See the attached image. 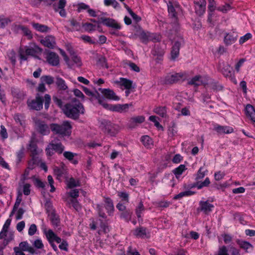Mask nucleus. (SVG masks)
Here are the masks:
<instances>
[{
    "mask_svg": "<svg viewBox=\"0 0 255 255\" xmlns=\"http://www.w3.org/2000/svg\"><path fill=\"white\" fill-rule=\"evenodd\" d=\"M97 64L102 67H105L107 68H108V66H107L106 59L104 56H101L100 57H99L97 62Z\"/></svg>",
    "mask_w": 255,
    "mask_h": 255,
    "instance_id": "nucleus-47",
    "label": "nucleus"
},
{
    "mask_svg": "<svg viewBox=\"0 0 255 255\" xmlns=\"http://www.w3.org/2000/svg\"><path fill=\"white\" fill-rule=\"evenodd\" d=\"M46 236L50 243L54 241L56 242L57 243H60L61 239L58 237L51 230H49L46 233Z\"/></svg>",
    "mask_w": 255,
    "mask_h": 255,
    "instance_id": "nucleus-23",
    "label": "nucleus"
},
{
    "mask_svg": "<svg viewBox=\"0 0 255 255\" xmlns=\"http://www.w3.org/2000/svg\"><path fill=\"white\" fill-rule=\"evenodd\" d=\"M245 111L246 116L250 118L253 122L255 123V110L254 107L250 104H248L246 106Z\"/></svg>",
    "mask_w": 255,
    "mask_h": 255,
    "instance_id": "nucleus-20",
    "label": "nucleus"
},
{
    "mask_svg": "<svg viewBox=\"0 0 255 255\" xmlns=\"http://www.w3.org/2000/svg\"><path fill=\"white\" fill-rule=\"evenodd\" d=\"M169 16L171 19V24L175 31L179 28L177 13L180 10L179 5L176 1H169L167 3Z\"/></svg>",
    "mask_w": 255,
    "mask_h": 255,
    "instance_id": "nucleus-2",
    "label": "nucleus"
},
{
    "mask_svg": "<svg viewBox=\"0 0 255 255\" xmlns=\"http://www.w3.org/2000/svg\"><path fill=\"white\" fill-rule=\"evenodd\" d=\"M43 102V100L42 98L38 94H37L35 99L28 100L27 101V104L29 109L39 111L42 109Z\"/></svg>",
    "mask_w": 255,
    "mask_h": 255,
    "instance_id": "nucleus-8",
    "label": "nucleus"
},
{
    "mask_svg": "<svg viewBox=\"0 0 255 255\" xmlns=\"http://www.w3.org/2000/svg\"><path fill=\"white\" fill-rule=\"evenodd\" d=\"M194 194V192L191 191H186L180 193L176 195L174 197V199H179L185 196H190Z\"/></svg>",
    "mask_w": 255,
    "mask_h": 255,
    "instance_id": "nucleus-44",
    "label": "nucleus"
},
{
    "mask_svg": "<svg viewBox=\"0 0 255 255\" xmlns=\"http://www.w3.org/2000/svg\"><path fill=\"white\" fill-rule=\"evenodd\" d=\"M237 38L236 34H227L224 37V42L226 45H229L235 43Z\"/></svg>",
    "mask_w": 255,
    "mask_h": 255,
    "instance_id": "nucleus-26",
    "label": "nucleus"
},
{
    "mask_svg": "<svg viewBox=\"0 0 255 255\" xmlns=\"http://www.w3.org/2000/svg\"><path fill=\"white\" fill-rule=\"evenodd\" d=\"M214 129L219 133H231L234 131L232 128L227 126H217L214 128Z\"/></svg>",
    "mask_w": 255,
    "mask_h": 255,
    "instance_id": "nucleus-21",
    "label": "nucleus"
},
{
    "mask_svg": "<svg viewBox=\"0 0 255 255\" xmlns=\"http://www.w3.org/2000/svg\"><path fill=\"white\" fill-rule=\"evenodd\" d=\"M62 111L68 118L75 120L79 119L80 114L84 113V108L79 101L74 98L72 102L67 103L63 106Z\"/></svg>",
    "mask_w": 255,
    "mask_h": 255,
    "instance_id": "nucleus-1",
    "label": "nucleus"
},
{
    "mask_svg": "<svg viewBox=\"0 0 255 255\" xmlns=\"http://www.w3.org/2000/svg\"><path fill=\"white\" fill-rule=\"evenodd\" d=\"M225 175V174L224 172L218 171L215 173V179L217 181H219L224 177Z\"/></svg>",
    "mask_w": 255,
    "mask_h": 255,
    "instance_id": "nucleus-64",
    "label": "nucleus"
},
{
    "mask_svg": "<svg viewBox=\"0 0 255 255\" xmlns=\"http://www.w3.org/2000/svg\"><path fill=\"white\" fill-rule=\"evenodd\" d=\"M106 208L108 211H112L114 210L113 202L110 198L105 199Z\"/></svg>",
    "mask_w": 255,
    "mask_h": 255,
    "instance_id": "nucleus-43",
    "label": "nucleus"
},
{
    "mask_svg": "<svg viewBox=\"0 0 255 255\" xmlns=\"http://www.w3.org/2000/svg\"><path fill=\"white\" fill-rule=\"evenodd\" d=\"M35 126L36 130L42 135H46L49 133V128L43 121L36 120L35 121Z\"/></svg>",
    "mask_w": 255,
    "mask_h": 255,
    "instance_id": "nucleus-9",
    "label": "nucleus"
},
{
    "mask_svg": "<svg viewBox=\"0 0 255 255\" xmlns=\"http://www.w3.org/2000/svg\"><path fill=\"white\" fill-rule=\"evenodd\" d=\"M54 174L57 176V178L58 179H60L63 175L66 173V170L63 167H56L54 169Z\"/></svg>",
    "mask_w": 255,
    "mask_h": 255,
    "instance_id": "nucleus-40",
    "label": "nucleus"
},
{
    "mask_svg": "<svg viewBox=\"0 0 255 255\" xmlns=\"http://www.w3.org/2000/svg\"><path fill=\"white\" fill-rule=\"evenodd\" d=\"M50 144L53 150L59 154L62 153L64 149V146L62 143L57 142L55 139L53 140Z\"/></svg>",
    "mask_w": 255,
    "mask_h": 255,
    "instance_id": "nucleus-22",
    "label": "nucleus"
},
{
    "mask_svg": "<svg viewBox=\"0 0 255 255\" xmlns=\"http://www.w3.org/2000/svg\"><path fill=\"white\" fill-rule=\"evenodd\" d=\"M68 50L70 53V58L66 63L68 68L74 69L81 67L83 64L81 58L73 50L69 49Z\"/></svg>",
    "mask_w": 255,
    "mask_h": 255,
    "instance_id": "nucleus-5",
    "label": "nucleus"
},
{
    "mask_svg": "<svg viewBox=\"0 0 255 255\" xmlns=\"http://www.w3.org/2000/svg\"><path fill=\"white\" fill-rule=\"evenodd\" d=\"M153 112L162 118H166L167 116V112L165 107H157L154 109Z\"/></svg>",
    "mask_w": 255,
    "mask_h": 255,
    "instance_id": "nucleus-33",
    "label": "nucleus"
},
{
    "mask_svg": "<svg viewBox=\"0 0 255 255\" xmlns=\"http://www.w3.org/2000/svg\"><path fill=\"white\" fill-rule=\"evenodd\" d=\"M134 235L136 236L137 237L140 238H145L147 237L148 238L146 233V229L145 228L143 227H140L139 228L136 229L135 230L134 232Z\"/></svg>",
    "mask_w": 255,
    "mask_h": 255,
    "instance_id": "nucleus-31",
    "label": "nucleus"
},
{
    "mask_svg": "<svg viewBox=\"0 0 255 255\" xmlns=\"http://www.w3.org/2000/svg\"><path fill=\"white\" fill-rule=\"evenodd\" d=\"M252 37V34L250 33H247L246 35H245L243 36H242L240 40H239V43L241 44H243L245 42H246L249 39H251Z\"/></svg>",
    "mask_w": 255,
    "mask_h": 255,
    "instance_id": "nucleus-51",
    "label": "nucleus"
},
{
    "mask_svg": "<svg viewBox=\"0 0 255 255\" xmlns=\"http://www.w3.org/2000/svg\"><path fill=\"white\" fill-rule=\"evenodd\" d=\"M181 43L179 41H175L173 44L171 52V58L174 60L179 55Z\"/></svg>",
    "mask_w": 255,
    "mask_h": 255,
    "instance_id": "nucleus-24",
    "label": "nucleus"
},
{
    "mask_svg": "<svg viewBox=\"0 0 255 255\" xmlns=\"http://www.w3.org/2000/svg\"><path fill=\"white\" fill-rule=\"evenodd\" d=\"M42 51V49L37 46H35L34 48H27L25 50L20 48L19 49L18 54L21 60H26L27 59V56H35V54L41 53Z\"/></svg>",
    "mask_w": 255,
    "mask_h": 255,
    "instance_id": "nucleus-7",
    "label": "nucleus"
},
{
    "mask_svg": "<svg viewBox=\"0 0 255 255\" xmlns=\"http://www.w3.org/2000/svg\"><path fill=\"white\" fill-rule=\"evenodd\" d=\"M105 96L109 99L118 101L120 100V98L116 95V94L113 90L109 89H99Z\"/></svg>",
    "mask_w": 255,
    "mask_h": 255,
    "instance_id": "nucleus-14",
    "label": "nucleus"
},
{
    "mask_svg": "<svg viewBox=\"0 0 255 255\" xmlns=\"http://www.w3.org/2000/svg\"><path fill=\"white\" fill-rule=\"evenodd\" d=\"M148 41H152L154 42L159 41L161 37L159 35L154 33H148Z\"/></svg>",
    "mask_w": 255,
    "mask_h": 255,
    "instance_id": "nucleus-41",
    "label": "nucleus"
},
{
    "mask_svg": "<svg viewBox=\"0 0 255 255\" xmlns=\"http://www.w3.org/2000/svg\"><path fill=\"white\" fill-rule=\"evenodd\" d=\"M83 26L86 30L92 31L95 29V25L90 23H86L83 25Z\"/></svg>",
    "mask_w": 255,
    "mask_h": 255,
    "instance_id": "nucleus-62",
    "label": "nucleus"
},
{
    "mask_svg": "<svg viewBox=\"0 0 255 255\" xmlns=\"http://www.w3.org/2000/svg\"><path fill=\"white\" fill-rule=\"evenodd\" d=\"M231 9V5L228 3H226L225 5L219 6L217 10L222 11L223 13H226L228 10Z\"/></svg>",
    "mask_w": 255,
    "mask_h": 255,
    "instance_id": "nucleus-48",
    "label": "nucleus"
},
{
    "mask_svg": "<svg viewBox=\"0 0 255 255\" xmlns=\"http://www.w3.org/2000/svg\"><path fill=\"white\" fill-rule=\"evenodd\" d=\"M141 141L143 143V145L147 148L150 147V145L152 144V139L148 135H144L142 136Z\"/></svg>",
    "mask_w": 255,
    "mask_h": 255,
    "instance_id": "nucleus-38",
    "label": "nucleus"
},
{
    "mask_svg": "<svg viewBox=\"0 0 255 255\" xmlns=\"http://www.w3.org/2000/svg\"><path fill=\"white\" fill-rule=\"evenodd\" d=\"M40 80L42 83L48 85H51L54 83V78L50 75L42 76L40 78Z\"/></svg>",
    "mask_w": 255,
    "mask_h": 255,
    "instance_id": "nucleus-34",
    "label": "nucleus"
},
{
    "mask_svg": "<svg viewBox=\"0 0 255 255\" xmlns=\"http://www.w3.org/2000/svg\"><path fill=\"white\" fill-rule=\"evenodd\" d=\"M76 155V153H74L70 151H65L63 153L64 156L70 161H72L73 159L74 155Z\"/></svg>",
    "mask_w": 255,
    "mask_h": 255,
    "instance_id": "nucleus-52",
    "label": "nucleus"
},
{
    "mask_svg": "<svg viewBox=\"0 0 255 255\" xmlns=\"http://www.w3.org/2000/svg\"><path fill=\"white\" fill-rule=\"evenodd\" d=\"M67 186L69 188L80 186L79 181H76L74 178L71 177L68 182Z\"/></svg>",
    "mask_w": 255,
    "mask_h": 255,
    "instance_id": "nucleus-42",
    "label": "nucleus"
},
{
    "mask_svg": "<svg viewBox=\"0 0 255 255\" xmlns=\"http://www.w3.org/2000/svg\"><path fill=\"white\" fill-rule=\"evenodd\" d=\"M50 219L53 226L58 227L60 224V219L59 216L55 213L54 210H52L49 214Z\"/></svg>",
    "mask_w": 255,
    "mask_h": 255,
    "instance_id": "nucleus-30",
    "label": "nucleus"
},
{
    "mask_svg": "<svg viewBox=\"0 0 255 255\" xmlns=\"http://www.w3.org/2000/svg\"><path fill=\"white\" fill-rule=\"evenodd\" d=\"M16 56V54L13 50L10 51L8 54V57L13 65H15V62H16V56Z\"/></svg>",
    "mask_w": 255,
    "mask_h": 255,
    "instance_id": "nucleus-55",
    "label": "nucleus"
},
{
    "mask_svg": "<svg viewBox=\"0 0 255 255\" xmlns=\"http://www.w3.org/2000/svg\"><path fill=\"white\" fill-rule=\"evenodd\" d=\"M164 49L161 48L159 44L155 45L154 49L152 52V54L154 56H157V58L156 59V62H159L160 60L162 59V57L164 55Z\"/></svg>",
    "mask_w": 255,
    "mask_h": 255,
    "instance_id": "nucleus-17",
    "label": "nucleus"
},
{
    "mask_svg": "<svg viewBox=\"0 0 255 255\" xmlns=\"http://www.w3.org/2000/svg\"><path fill=\"white\" fill-rule=\"evenodd\" d=\"M31 24L36 30L41 32H47L50 30V28L45 25L35 22H32Z\"/></svg>",
    "mask_w": 255,
    "mask_h": 255,
    "instance_id": "nucleus-28",
    "label": "nucleus"
},
{
    "mask_svg": "<svg viewBox=\"0 0 255 255\" xmlns=\"http://www.w3.org/2000/svg\"><path fill=\"white\" fill-rule=\"evenodd\" d=\"M100 22L103 24L113 28L119 29L121 28V26L117 23L116 21L110 18L101 17L99 18Z\"/></svg>",
    "mask_w": 255,
    "mask_h": 255,
    "instance_id": "nucleus-11",
    "label": "nucleus"
},
{
    "mask_svg": "<svg viewBox=\"0 0 255 255\" xmlns=\"http://www.w3.org/2000/svg\"><path fill=\"white\" fill-rule=\"evenodd\" d=\"M44 99H45V108L46 109H48L49 106V104L51 101V97L48 94H46L44 96Z\"/></svg>",
    "mask_w": 255,
    "mask_h": 255,
    "instance_id": "nucleus-60",
    "label": "nucleus"
},
{
    "mask_svg": "<svg viewBox=\"0 0 255 255\" xmlns=\"http://www.w3.org/2000/svg\"><path fill=\"white\" fill-rule=\"evenodd\" d=\"M83 91L87 95L91 96L92 98H95L96 99H97L99 103L100 100H101V101H104V99L101 98L100 94L97 91H96L95 93H93L92 91H91L88 88L86 87L83 88Z\"/></svg>",
    "mask_w": 255,
    "mask_h": 255,
    "instance_id": "nucleus-29",
    "label": "nucleus"
},
{
    "mask_svg": "<svg viewBox=\"0 0 255 255\" xmlns=\"http://www.w3.org/2000/svg\"><path fill=\"white\" fill-rule=\"evenodd\" d=\"M101 128L102 130L111 136H114L120 130L118 125L112 124L111 122L104 120L101 122Z\"/></svg>",
    "mask_w": 255,
    "mask_h": 255,
    "instance_id": "nucleus-6",
    "label": "nucleus"
},
{
    "mask_svg": "<svg viewBox=\"0 0 255 255\" xmlns=\"http://www.w3.org/2000/svg\"><path fill=\"white\" fill-rule=\"evenodd\" d=\"M28 149L30 150L31 153V155L33 157L34 156L38 154L36 143L33 140H31L30 142Z\"/></svg>",
    "mask_w": 255,
    "mask_h": 255,
    "instance_id": "nucleus-36",
    "label": "nucleus"
},
{
    "mask_svg": "<svg viewBox=\"0 0 255 255\" xmlns=\"http://www.w3.org/2000/svg\"><path fill=\"white\" fill-rule=\"evenodd\" d=\"M50 128L55 134H58L64 137L71 134L72 126L69 122L65 121L61 125L52 124L50 125Z\"/></svg>",
    "mask_w": 255,
    "mask_h": 255,
    "instance_id": "nucleus-3",
    "label": "nucleus"
},
{
    "mask_svg": "<svg viewBox=\"0 0 255 255\" xmlns=\"http://www.w3.org/2000/svg\"><path fill=\"white\" fill-rule=\"evenodd\" d=\"M210 183V182L209 179L208 178H206L204 182H202L197 185V187L198 189H201L203 187L208 186Z\"/></svg>",
    "mask_w": 255,
    "mask_h": 255,
    "instance_id": "nucleus-63",
    "label": "nucleus"
},
{
    "mask_svg": "<svg viewBox=\"0 0 255 255\" xmlns=\"http://www.w3.org/2000/svg\"><path fill=\"white\" fill-rule=\"evenodd\" d=\"M99 104L102 105L105 109L113 112H116L120 113L128 112L129 107L132 106V104H116L110 105L106 103L104 101H99Z\"/></svg>",
    "mask_w": 255,
    "mask_h": 255,
    "instance_id": "nucleus-4",
    "label": "nucleus"
},
{
    "mask_svg": "<svg viewBox=\"0 0 255 255\" xmlns=\"http://www.w3.org/2000/svg\"><path fill=\"white\" fill-rule=\"evenodd\" d=\"M55 84L57 88L60 91H65L68 89L65 81L59 77H56Z\"/></svg>",
    "mask_w": 255,
    "mask_h": 255,
    "instance_id": "nucleus-25",
    "label": "nucleus"
},
{
    "mask_svg": "<svg viewBox=\"0 0 255 255\" xmlns=\"http://www.w3.org/2000/svg\"><path fill=\"white\" fill-rule=\"evenodd\" d=\"M217 255H229L228 253V250L226 247L224 246L221 247L219 249Z\"/></svg>",
    "mask_w": 255,
    "mask_h": 255,
    "instance_id": "nucleus-57",
    "label": "nucleus"
},
{
    "mask_svg": "<svg viewBox=\"0 0 255 255\" xmlns=\"http://www.w3.org/2000/svg\"><path fill=\"white\" fill-rule=\"evenodd\" d=\"M200 209L206 214H208L211 211L214 206L207 201H201L200 202Z\"/></svg>",
    "mask_w": 255,
    "mask_h": 255,
    "instance_id": "nucleus-19",
    "label": "nucleus"
},
{
    "mask_svg": "<svg viewBox=\"0 0 255 255\" xmlns=\"http://www.w3.org/2000/svg\"><path fill=\"white\" fill-rule=\"evenodd\" d=\"M182 77L183 75L179 73L167 75L165 78L164 82L166 84H172L177 82Z\"/></svg>",
    "mask_w": 255,
    "mask_h": 255,
    "instance_id": "nucleus-12",
    "label": "nucleus"
},
{
    "mask_svg": "<svg viewBox=\"0 0 255 255\" xmlns=\"http://www.w3.org/2000/svg\"><path fill=\"white\" fill-rule=\"evenodd\" d=\"M188 84L193 85L195 87H197L203 84L202 77L200 75H196L194 76L188 82Z\"/></svg>",
    "mask_w": 255,
    "mask_h": 255,
    "instance_id": "nucleus-27",
    "label": "nucleus"
},
{
    "mask_svg": "<svg viewBox=\"0 0 255 255\" xmlns=\"http://www.w3.org/2000/svg\"><path fill=\"white\" fill-rule=\"evenodd\" d=\"M11 22V20L9 18H1L0 17V28H3L8 23Z\"/></svg>",
    "mask_w": 255,
    "mask_h": 255,
    "instance_id": "nucleus-50",
    "label": "nucleus"
},
{
    "mask_svg": "<svg viewBox=\"0 0 255 255\" xmlns=\"http://www.w3.org/2000/svg\"><path fill=\"white\" fill-rule=\"evenodd\" d=\"M46 58L48 63L52 66H56L59 64V56L54 52L48 51Z\"/></svg>",
    "mask_w": 255,
    "mask_h": 255,
    "instance_id": "nucleus-10",
    "label": "nucleus"
},
{
    "mask_svg": "<svg viewBox=\"0 0 255 255\" xmlns=\"http://www.w3.org/2000/svg\"><path fill=\"white\" fill-rule=\"evenodd\" d=\"M70 202L72 206L76 210L78 211L81 208L80 205L76 199H71Z\"/></svg>",
    "mask_w": 255,
    "mask_h": 255,
    "instance_id": "nucleus-58",
    "label": "nucleus"
},
{
    "mask_svg": "<svg viewBox=\"0 0 255 255\" xmlns=\"http://www.w3.org/2000/svg\"><path fill=\"white\" fill-rule=\"evenodd\" d=\"M37 231V227L35 224H32L30 225L28 229V234L30 236L33 235Z\"/></svg>",
    "mask_w": 255,
    "mask_h": 255,
    "instance_id": "nucleus-61",
    "label": "nucleus"
},
{
    "mask_svg": "<svg viewBox=\"0 0 255 255\" xmlns=\"http://www.w3.org/2000/svg\"><path fill=\"white\" fill-rule=\"evenodd\" d=\"M41 43L45 46L51 49H53L56 44L55 38L51 35L47 36L42 39Z\"/></svg>",
    "mask_w": 255,
    "mask_h": 255,
    "instance_id": "nucleus-15",
    "label": "nucleus"
},
{
    "mask_svg": "<svg viewBox=\"0 0 255 255\" xmlns=\"http://www.w3.org/2000/svg\"><path fill=\"white\" fill-rule=\"evenodd\" d=\"M121 85L124 86L126 89L129 90L132 87V81L126 79L122 78H121Z\"/></svg>",
    "mask_w": 255,
    "mask_h": 255,
    "instance_id": "nucleus-37",
    "label": "nucleus"
},
{
    "mask_svg": "<svg viewBox=\"0 0 255 255\" xmlns=\"http://www.w3.org/2000/svg\"><path fill=\"white\" fill-rule=\"evenodd\" d=\"M187 168L183 164H181L178 167L176 168L173 170V173L176 175V177L177 176H179L181 175L184 171H185Z\"/></svg>",
    "mask_w": 255,
    "mask_h": 255,
    "instance_id": "nucleus-39",
    "label": "nucleus"
},
{
    "mask_svg": "<svg viewBox=\"0 0 255 255\" xmlns=\"http://www.w3.org/2000/svg\"><path fill=\"white\" fill-rule=\"evenodd\" d=\"M237 244L240 246V248L245 250L246 252H248V250L250 248H253V246L248 242L237 240Z\"/></svg>",
    "mask_w": 255,
    "mask_h": 255,
    "instance_id": "nucleus-35",
    "label": "nucleus"
},
{
    "mask_svg": "<svg viewBox=\"0 0 255 255\" xmlns=\"http://www.w3.org/2000/svg\"><path fill=\"white\" fill-rule=\"evenodd\" d=\"M30 184H28V183H26V184H25L24 185H23V193L25 195H28L30 194Z\"/></svg>",
    "mask_w": 255,
    "mask_h": 255,
    "instance_id": "nucleus-56",
    "label": "nucleus"
},
{
    "mask_svg": "<svg viewBox=\"0 0 255 255\" xmlns=\"http://www.w3.org/2000/svg\"><path fill=\"white\" fill-rule=\"evenodd\" d=\"M69 194L72 197L71 199H76V198L79 196V190L78 189L72 190Z\"/></svg>",
    "mask_w": 255,
    "mask_h": 255,
    "instance_id": "nucleus-59",
    "label": "nucleus"
},
{
    "mask_svg": "<svg viewBox=\"0 0 255 255\" xmlns=\"http://www.w3.org/2000/svg\"><path fill=\"white\" fill-rule=\"evenodd\" d=\"M21 31L23 34L27 36L28 39L32 38V34L31 31L26 27L23 26Z\"/></svg>",
    "mask_w": 255,
    "mask_h": 255,
    "instance_id": "nucleus-46",
    "label": "nucleus"
},
{
    "mask_svg": "<svg viewBox=\"0 0 255 255\" xmlns=\"http://www.w3.org/2000/svg\"><path fill=\"white\" fill-rule=\"evenodd\" d=\"M157 117L155 116H151L149 118V121L154 123V126L157 128H162V127L160 125L159 123L157 121Z\"/></svg>",
    "mask_w": 255,
    "mask_h": 255,
    "instance_id": "nucleus-54",
    "label": "nucleus"
},
{
    "mask_svg": "<svg viewBox=\"0 0 255 255\" xmlns=\"http://www.w3.org/2000/svg\"><path fill=\"white\" fill-rule=\"evenodd\" d=\"M196 12L199 15H203L206 9V1L205 0H199V1L195 2Z\"/></svg>",
    "mask_w": 255,
    "mask_h": 255,
    "instance_id": "nucleus-13",
    "label": "nucleus"
},
{
    "mask_svg": "<svg viewBox=\"0 0 255 255\" xmlns=\"http://www.w3.org/2000/svg\"><path fill=\"white\" fill-rule=\"evenodd\" d=\"M148 32L145 33L144 31H142L140 33L139 35V38L143 42H146L148 41Z\"/></svg>",
    "mask_w": 255,
    "mask_h": 255,
    "instance_id": "nucleus-53",
    "label": "nucleus"
},
{
    "mask_svg": "<svg viewBox=\"0 0 255 255\" xmlns=\"http://www.w3.org/2000/svg\"><path fill=\"white\" fill-rule=\"evenodd\" d=\"M231 67L228 63H223L221 72L225 77L231 75Z\"/></svg>",
    "mask_w": 255,
    "mask_h": 255,
    "instance_id": "nucleus-32",
    "label": "nucleus"
},
{
    "mask_svg": "<svg viewBox=\"0 0 255 255\" xmlns=\"http://www.w3.org/2000/svg\"><path fill=\"white\" fill-rule=\"evenodd\" d=\"M66 3V0H60L58 3L57 6L55 4L53 5L54 9L56 11L60 9L59 14L61 16L64 17L66 16V11L64 9Z\"/></svg>",
    "mask_w": 255,
    "mask_h": 255,
    "instance_id": "nucleus-18",
    "label": "nucleus"
},
{
    "mask_svg": "<svg viewBox=\"0 0 255 255\" xmlns=\"http://www.w3.org/2000/svg\"><path fill=\"white\" fill-rule=\"evenodd\" d=\"M34 184L38 188H43L45 187V184L39 179L33 177Z\"/></svg>",
    "mask_w": 255,
    "mask_h": 255,
    "instance_id": "nucleus-45",
    "label": "nucleus"
},
{
    "mask_svg": "<svg viewBox=\"0 0 255 255\" xmlns=\"http://www.w3.org/2000/svg\"><path fill=\"white\" fill-rule=\"evenodd\" d=\"M144 210V208L143 205V203L142 202H140L137 207V208L136 209V214L138 217V218H139L141 217V212L143 211Z\"/></svg>",
    "mask_w": 255,
    "mask_h": 255,
    "instance_id": "nucleus-49",
    "label": "nucleus"
},
{
    "mask_svg": "<svg viewBox=\"0 0 255 255\" xmlns=\"http://www.w3.org/2000/svg\"><path fill=\"white\" fill-rule=\"evenodd\" d=\"M144 120V117L141 116L132 117L128 121V126L129 128H133L136 127L137 124L143 123Z\"/></svg>",
    "mask_w": 255,
    "mask_h": 255,
    "instance_id": "nucleus-16",
    "label": "nucleus"
}]
</instances>
